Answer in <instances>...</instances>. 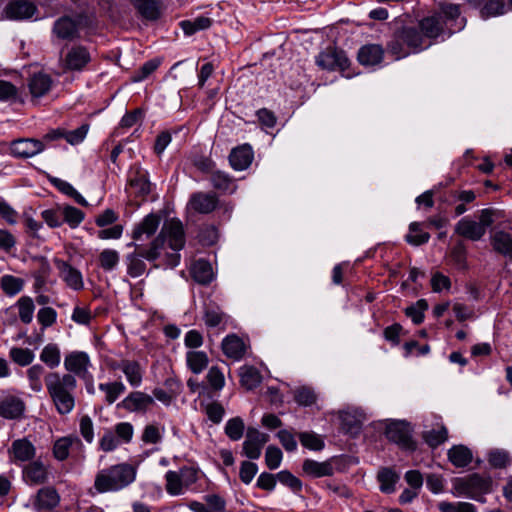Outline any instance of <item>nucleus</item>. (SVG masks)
Returning a JSON list of instances; mask_svg holds the SVG:
<instances>
[{
    "label": "nucleus",
    "instance_id": "obj_1",
    "mask_svg": "<svg viewBox=\"0 0 512 512\" xmlns=\"http://www.w3.org/2000/svg\"><path fill=\"white\" fill-rule=\"evenodd\" d=\"M90 356L84 351H72L64 357V368L67 373L48 372L45 376L47 393L60 415H67L75 407L76 376L85 382H92L93 375Z\"/></svg>",
    "mask_w": 512,
    "mask_h": 512
},
{
    "label": "nucleus",
    "instance_id": "obj_2",
    "mask_svg": "<svg viewBox=\"0 0 512 512\" xmlns=\"http://www.w3.org/2000/svg\"><path fill=\"white\" fill-rule=\"evenodd\" d=\"M166 244L173 252L165 254L163 266L174 268L180 263L179 251L185 245V232L181 221L170 219L164 222L160 233L149 245L147 257L149 259H159Z\"/></svg>",
    "mask_w": 512,
    "mask_h": 512
},
{
    "label": "nucleus",
    "instance_id": "obj_3",
    "mask_svg": "<svg viewBox=\"0 0 512 512\" xmlns=\"http://www.w3.org/2000/svg\"><path fill=\"white\" fill-rule=\"evenodd\" d=\"M137 475L135 466L119 463L100 469L94 479V488L98 493L118 492L132 484Z\"/></svg>",
    "mask_w": 512,
    "mask_h": 512
},
{
    "label": "nucleus",
    "instance_id": "obj_4",
    "mask_svg": "<svg viewBox=\"0 0 512 512\" xmlns=\"http://www.w3.org/2000/svg\"><path fill=\"white\" fill-rule=\"evenodd\" d=\"M452 486L455 495L480 501L483 495L491 492L492 479L490 476L473 473L464 477L455 478Z\"/></svg>",
    "mask_w": 512,
    "mask_h": 512
},
{
    "label": "nucleus",
    "instance_id": "obj_5",
    "mask_svg": "<svg viewBox=\"0 0 512 512\" xmlns=\"http://www.w3.org/2000/svg\"><path fill=\"white\" fill-rule=\"evenodd\" d=\"M26 409L21 392L11 389L0 392V416L8 420L20 419Z\"/></svg>",
    "mask_w": 512,
    "mask_h": 512
},
{
    "label": "nucleus",
    "instance_id": "obj_6",
    "mask_svg": "<svg viewBox=\"0 0 512 512\" xmlns=\"http://www.w3.org/2000/svg\"><path fill=\"white\" fill-rule=\"evenodd\" d=\"M127 247L134 248V251L128 253L125 256V265L127 270V275L132 278H138L142 276L147 269V265L144 261L146 259L149 262H154L157 259H149L147 254L149 252V247L147 249H143L139 243L130 242L127 244Z\"/></svg>",
    "mask_w": 512,
    "mask_h": 512
},
{
    "label": "nucleus",
    "instance_id": "obj_7",
    "mask_svg": "<svg viewBox=\"0 0 512 512\" xmlns=\"http://www.w3.org/2000/svg\"><path fill=\"white\" fill-rule=\"evenodd\" d=\"M92 56L89 49L81 44L67 47L62 58V65L65 70L80 72L91 62Z\"/></svg>",
    "mask_w": 512,
    "mask_h": 512
},
{
    "label": "nucleus",
    "instance_id": "obj_8",
    "mask_svg": "<svg viewBox=\"0 0 512 512\" xmlns=\"http://www.w3.org/2000/svg\"><path fill=\"white\" fill-rule=\"evenodd\" d=\"M316 64L328 71L345 72L350 66V60L343 50L328 47L318 54Z\"/></svg>",
    "mask_w": 512,
    "mask_h": 512
},
{
    "label": "nucleus",
    "instance_id": "obj_9",
    "mask_svg": "<svg viewBox=\"0 0 512 512\" xmlns=\"http://www.w3.org/2000/svg\"><path fill=\"white\" fill-rule=\"evenodd\" d=\"M385 434L390 441L405 450L414 451L416 449V443L412 439L411 428L408 423L403 421L393 422L387 426Z\"/></svg>",
    "mask_w": 512,
    "mask_h": 512
},
{
    "label": "nucleus",
    "instance_id": "obj_10",
    "mask_svg": "<svg viewBox=\"0 0 512 512\" xmlns=\"http://www.w3.org/2000/svg\"><path fill=\"white\" fill-rule=\"evenodd\" d=\"M46 146L43 141L34 138H20L10 143V154L16 158H31L42 153Z\"/></svg>",
    "mask_w": 512,
    "mask_h": 512
},
{
    "label": "nucleus",
    "instance_id": "obj_11",
    "mask_svg": "<svg viewBox=\"0 0 512 512\" xmlns=\"http://www.w3.org/2000/svg\"><path fill=\"white\" fill-rule=\"evenodd\" d=\"M154 404L155 401L151 395L142 391H133L119 402L117 407L131 413H146Z\"/></svg>",
    "mask_w": 512,
    "mask_h": 512
},
{
    "label": "nucleus",
    "instance_id": "obj_12",
    "mask_svg": "<svg viewBox=\"0 0 512 512\" xmlns=\"http://www.w3.org/2000/svg\"><path fill=\"white\" fill-rule=\"evenodd\" d=\"M269 441V435L260 432L258 429L249 427L246 439L243 442V454L249 459H258L264 445Z\"/></svg>",
    "mask_w": 512,
    "mask_h": 512
},
{
    "label": "nucleus",
    "instance_id": "obj_13",
    "mask_svg": "<svg viewBox=\"0 0 512 512\" xmlns=\"http://www.w3.org/2000/svg\"><path fill=\"white\" fill-rule=\"evenodd\" d=\"M54 264L59 271L60 278L72 290L80 291L84 288L82 273L68 262L55 258Z\"/></svg>",
    "mask_w": 512,
    "mask_h": 512
},
{
    "label": "nucleus",
    "instance_id": "obj_14",
    "mask_svg": "<svg viewBox=\"0 0 512 512\" xmlns=\"http://www.w3.org/2000/svg\"><path fill=\"white\" fill-rule=\"evenodd\" d=\"M249 347L247 341L234 333L227 335L221 343L223 354L234 361L243 359Z\"/></svg>",
    "mask_w": 512,
    "mask_h": 512
},
{
    "label": "nucleus",
    "instance_id": "obj_15",
    "mask_svg": "<svg viewBox=\"0 0 512 512\" xmlns=\"http://www.w3.org/2000/svg\"><path fill=\"white\" fill-rule=\"evenodd\" d=\"M128 185L137 197L147 196L151 191L148 172L138 165L133 166L128 174Z\"/></svg>",
    "mask_w": 512,
    "mask_h": 512
},
{
    "label": "nucleus",
    "instance_id": "obj_16",
    "mask_svg": "<svg viewBox=\"0 0 512 512\" xmlns=\"http://www.w3.org/2000/svg\"><path fill=\"white\" fill-rule=\"evenodd\" d=\"M10 461L13 463L27 462L34 458L36 448L27 438L14 440L8 449Z\"/></svg>",
    "mask_w": 512,
    "mask_h": 512
},
{
    "label": "nucleus",
    "instance_id": "obj_17",
    "mask_svg": "<svg viewBox=\"0 0 512 512\" xmlns=\"http://www.w3.org/2000/svg\"><path fill=\"white\" fill-rule=\"evenodd\" d=\"M161 222L158 214L150 213L141 222L135 225L132 231L133 242L143 241L155 234Z\"/></svg>",
    "mask_w": 512,
    "mask_h": 512
},
{
    "label": "nucleus",
    "instance_id": "obj_18",
    "mask_svg": "<svg viewBox=\"0 0 512 512\" xmlns=\"http://www.w3.org/2000/svg\"><path fill=\"white\" fill-rule=\"evenodd\" d=\"M36 12V6L28 0H13L4 9V14L10 20L31 18Z\"/></svg>",
    "mask_w": 512,
    "mask_h": 512
},
{
    "label": "nucleus",
    "instance_id": "obj_19",
    "mask_svg": "<svg viewBox=\"0 0 512 512\" xmlns=\"http://www.w3.org/2000/svg\"><path fill=\"white\" fill-rule=\"evenodd\" d=\"M60 501L59 494L53 487H44L38 490L33 500V507L37 512H49Z\"/></svg>",
    "mask_w": 512,
    "mask_h": 512
},
{
    "label": "nucleus",
    "instance_id": "obj_20",
    "mask_svg": "<svg viewBox=\"0 0 512 512\" xmlns=\"http://www.w3.org/2000/svg\"><path fill=\"white\" fill-rule=\"evenodd\" d=\"M188 204L193 211L208 214L217 207L218 197L214 193L196 192L191 195Z\"/></svg>",
    "mask_w": 512,
    "mask_h": 512
},
{
    "label": "nucleus",
    "instance_id": "obj_21",
    "mask_svg": "<svg viewBox=\"0 0 512 512\" xmlns=\"http://www.w3.org/2000/svg\"><path fill=\"white\" fill-rule=\"evenodd\" d=\"M47 466L41 460H35L23 469V479L29 485H41L48 481Z\"/></svg>",
    "mask_w": 512,
    "mask_h": 512
},
{
    "label": "nucleus",
    "instance_id": "obj_22",
    "mask_svg": "<svg viewBox=\"0 0 512 512\" xmlns=\"http://www.w3.org/2000/svg\"><path fill=\"white\" fill-rule=\"evenodd\" d=\"M443 23L446 25L449 35L455 31H460L465 25V19L460 18V9L458 5L444 4L441 7Z\"/></svg>",
    "mask_w": 512,
    "mask_h": 512
},
{
    "label": "nucleus",
    "instance_id": "obj_23",
    "mask_svg": "<svg viewBox=\"0 0 512 512\" xmlns=\"http://www.w3.org/2000/svg\"><path fill=\"white\" fill-rule=\"evenodd\" d=\"M52 31L61 40L73 41L79 37L78 24L68 16L56 20Z\"/></svg>",
    "mask_w": 512,
    "mask_h": 512
},
{
    "label": "nucleus",
    "instance_id": "obj_24",
    "mask_svg": "<svg viewBox=\"0 0 512 512\" xmlns=\"http://www.w3.org/2000/svg\"><path fill=\"white\" fill-rule=\"evenodd\" d=\"M115 368L121 370L131 387L138 388L143 381L144 370L135 360H121Z\"/></svg>",
    "mask_w": 512,
    "mask_h": 512
},
{
    "label": "nucleus",
    "instance_id": "obj_25",
    "mask_svg": "<svg viewBox=\"0 0 512 512\" xmlns=\"http://www.w3.org/2000/svg\"><path fill=\"white\" fill-rule=\"evenodd\" d=\"M334 459L318 462L313 459H306L302 464L303 472L314 478L332 476L335 472Z\"/></svg>",
    "mask_w": 512,
    "mask_h": 512
},
{
    "label": "nucleus",
    "instance_id": "obj_26",
    "mask_svg": "<svg viewBox=\"0 0 512 512\" xmlns=\"http://www.w3.org/2000/svg\"><path fill=\"white\" fill-rule=\"evenodd\" d=\"M493 250L512 261V234L504 230H495L490 235Z\"/></svg>",
    "mask_w": 512,
    "mask_h": 512
},
{
    "label": "nucleus",
    "instance_id": "obj_27",
    "mask_svg": "<svg viewBox=\"0 0 512 512\" xmlns=\"http://www.w3.org/2000/svg\"><path fill=\"white\" fill-rule=\"evenodd\" d=\"M203 321L207 328L224 331L229 321V316L218 306H206L204 309Z\"/></svg>",
    "mask_w": 512,
    "mask_h": 512
},
{
    "label": "nucleus",
    "instance_id": "obj_28",
    "mask_svg": "<svg viewBox=\"0 0 512 512\" xmlns=\"http://www.w3.org/2000/svg\"><path fill=\"white\" fill-rule=\"evenodd\" d=\"M252 148L245 144L234 148L229 155V162L234 170L242 171L247 169L253 160Z\"/></svg>",
    "mask_w": 512,
    "mask_h": 512
},
{
    "label": "nucleus",
    "instance_id": "obj_29",
    "mask_svg": "<svg viewBox=\"0 0 512 512\" xmlns=\"http://www.w3.org/2000/svg\"><path fill=\"white\" fill-rule=\"evenodd\" d=\"M205 502L191 501L187 506L193 512H227L225 500L216 494L206 495Z\"/></svg>",
    "mask_w": 512,
    "mask_h": 512
},
{
    "label": "nucleus",
    "instance_id": "obj_30",
    "mask_svg": "<svg viewBox=\"0 0 512 512\" xmlns=\"http://www.w3.org/2000/svg\"><path fill=\"white\" fill-rule=\"evenodd\" d=\"M384 49L379 44H367L362 46L357 54L359 63L363 66H374L383 60Z\"/></svg>",
    "mask_w": 512,
    "mask_h": 512
},
{
    "label": "nucleus",
    "instance_id": "obj_31",
    "mask_svg": "<svg viewBox=\"0 0 512 512\" xmlns=\"http://www.w3.org/2000/svg\"><path fill=\"white\" fill-rule=\"evenodd\" d=\"M400 39L405 43L410 53H417L430 46V43H425L422 32L412 27L403 28L400 31Z\"/></svg>",
    "mask_w": 512,
    "mask_h": 512
},
{
    "label": "nucleus",
    "instance_id": "obj_32",
    "mask_svg": "<svg viewBox=\"0 0 512 512\" xmlns=\"http://www.w3.org/2000/svg\"><path fill=\"white\" fill-rule=\"evenodd\" d=\"M455 232L472 241H478L484 236L482 225L467 217L462 218L455 226Z\"/></svg>",
    "mask_w": 512,
    "mask_h": 512
},
{
    "label": "nucleus",
    "instance_id": "obj_33",
    "mask_svg": "<svg viewBox=\"0 0 512 512\" xmlns=\"http://www.w3.org/2000/svg\"><path fill=\"white\" fill-rule=\"evenodd\" d=\"M419 28L424 37L433 39L445 32L444 23L440 14L423 18L419 22Z\"/></svg>",
    "mask_w": 512,
    "mask_h": 512
},
{
    "label": "nucleus",
    "instance_id": "obj_34",
    "mask_svg": "<svg viewBox=\"0 0 512 512\" xmlns=\"http://www.w3.org/2000/svg\"><path fill=\"white\" fill-rule=\"evenodd\" d=\"M28 86L31 95L40 98L51 89L52 79L45 73H36L30 78Z\"/></svg>",
    "mask_w": 512,
    "mask_h": 512
},
{
    "label": "nucleus",
    "instance_id": "obj_35",
    "mask_svg": "<svg viewBox=\"0 0 512 512\" xmlns=\"http://www.w3.org/2000/svg\"><path fill=\"white\" fill-rule=\"evenodd\" d=\"M40 361L49 369L57 368L61 363V349L57 343L46 344L40 354Z\"/></svg>",
    "mask_w": 512,
    "mask_h": 512
},
{
    "label": "nucleus",
    "instance_id": "obj_36",
    "mask_svg": "<svg viewBox=\"0 0 512 512\" xmlns=\"http://www.w3.org/2000/svg\"><path fill=\"white\" fill-rule=\"evenodd\" d=\"M239 377L241 385L247 390L255 389L262 381L260 371L256 367L250 365L240 367Z\"/></svg>",
    "mask_w": 512,
    "mask_h": 512
},
{
    "label": "nucleus",
    "instance_id": "obj_37",
    "mask_svg": "<svg viewBox=\"0 0 512 512\" xmlns=\"http://www.w3.org/2000/svg\"><path fill=\"white\" fill-rule=\"evenodd\" d=\"M449 461L458 468L468 466L472 461V452L464 445H455L448 450Z\"/></svg>",
    "mask_w": 512,
    "mask_h": 512
},
{
    "label": "nucleus",
    "instance_id": "obj_38",
    "mask_svg": "<svg viewBox=\"0 0 512 512\" xmlns=\"http://www.w3.org/2000/svg\"><path fill=\"white\" fill-rule=\"evenodd\" d=\"M191 273L193 279L200 284H208L214 277L211 264L204 259H199L194 262L191 268Z\"/></svg>",
    "mask_w": 512,
    "mask_h": 512
},
{
    "label": "nucleus",
    "instance_id": "obj_39",
    "mask_svg": "<svg viewBox=\"0 0 512 512\" xmlns=\"http://www.w3.org/2000/svg\"><path fill=\"white\" fill-rule=\"evenodd\" d=\"M210 181L212 186L222 193H233L236 190L234 179L227 173L215 170L211 173Z\"/></svg>",
    "mask_w": 512,
    "mask_h": 512
},
{
    "label": "nucleus",
    "instance_id": "obj_40",
    "mask_svg": "<svg viewBox=\"0 0 512 512\" xmlns=\"http://www.w3.org/2000/svg\"><path fill=\"white\" fill-rule=\"evenodd\" d=\"M45 368L41 364H34L26 370V377L29 388L35 392L43 391V380L45 381Z\"/></svg>",
    "mask_w": 512,
    "mask_h": 512
},
{
    "label": "nucleus",
    "instance_id": "obj_41",
    "mask_svg": "<svg viewBox=\"0 0 512 512\" xmlns=\"http://www.w3.org/2000/svg\"><path fill=\"white\" fill-rule=\"evenodd\" d=\"M186 363L194 374H200L207 368L209 358L204 351L192 350L186 353Z\"/></svg>",
    "mask_w": 512,
    "mask_h": 512
},
{
    "label": "nucleus",
    "instance_id": "obj_42",
    "mask_svg": "<svg viewBox=\"0 0 512 512\" xmlns=\"http://www.w3.org/2000/svg\"><path fill=\"white\" fill-rule=\"evenodd\" d=\"M120 263V253L111 248L103 249L98 256L99 267L105 272L115 270Z\"/></svg>",
    "mask_w": 512,
    "mask_h": 512
},
{
    "label": "nucleus",
    "instance_id": "obj_43",
    "mask_svg": "<svg viewBox=\"0 0 512 512\" xmlns=\"http://www.w3.org/2000/svg\"><path fill=\"white\" fill-rule=\"evenodd\" d=\"M18 316L23 324H30L33 320L35 304L30 296H21L15 303Z\"/></svg>",
    "mask_w": 512,
    "mask_h": 512
},
{
    "label": "nucleus",
    "instance_id": "obj_44",
    "mask_svg": "<svg viewBox=\"0 0 512 512\" xmlns=\"http://www.w3.org/2000/svg\"><path fill=\"white\" fill-rule=\"evenodd\" d=\"M98 388L105 394V402L108 405L113 404L126 391V387L121 381L100 383Z\"/></svg>",
    "mask_w": 512,
    "mask_h": 512
},
{
    "label": "nucleus",
    "instance_id": "obj_45",
    "mask_svg": "<svg viewBox=\"0 0 512 512\" xmlns=\"http://www.w3.org/2000/svg\"><path fill=\"white\" fill-rule=\"evenodd\" d=\"M423 439L429 447L436 448L448 439V430L443 424L437 425V427L425 431Z\"/></svg>",
    "mask_w": 512,
    "mask_h": 512
},
{
    "label": "nucleus",
    "instance_id": "obj_46",
    "mask_svg": "<svg viewBox=\"0 0 512 512\" xmlns=\"http://www.w3.org/2000/svg\"><path fill=\"white\" fill-rule=\"evenodd\" d=\"M25 285V281L22 278L15 277L13 275H3L0 278V288L9 297L15 296L20 293Z\"/></svg>",
    "mask_w": 512,
    "mask_h": 512
},
{
    "label": "nucleus",
    "instance_id": "obj_47",
    "mask_svg": "<svg viewBox=\"0 0 512 512\" xmlns=\"http://www.w3.org/2000/svg\"><path fill=\"white\" fill-rule=\"evenodd\" d=\"M61 212L63 223H66L71 229L77 228L85 218L83 211L71 205L61 206Z\"/></svg>",
    "mask_w": 512,
    "mask_h": 512
},
{
    "label": "nucleus",
    "instance_id": "obj_48",
    "mask_svg": "<svg viewBox=\"0 0 512 512\" xmlns=\"http://www.w3.org/2000/svg\"><path fill=\"white\" fill-rule=\"evenodd\" d=\"M137 11L148 20H156L159 15V5L156 0H132Z\"/></svg>",
    "mask_w": 512,
    "mask_h": 512
},
{
    "label": "nucleus",
    "instance_id": "obj_49",
    "mask_svg": "<svg viewBox=\"0 0 512 512\" xmlns=\"http://www.w3.org/2000/svg\"><path fill=\"white\" fill-rule=\"evenodd\" d=\"M165 489L169 495L177 496L185 492V487L179 472L169 470L165 474Z\"/></svg>",
    "mask_w": 512,
    "mask_h": 512
},
{
    "label": "nucleus",
    "instance_id": "obj_50",
    "mask_svg": "<svg viewBox=\"0 0 512 512\" xmlns=\"http://www.w3.org/2000/svg\"><path fill=\"white\" fill-rule=\"evenodd\" d=\"M39 266L36 271L33 273L34 289L39 290L44 287L47 283L48 277L51 273V266L48 260L45 257L37 258Z\"/></svg>",
    "mask_w": 512,
    "mask_h": 512
},
{
    "label": "nucleus",
    "instance_id": "obj_51",
    "mask_svg": "<svg viewBox=\"0 0 512 512\" xmlns=\"http://www.w3.org/2000/svg\"><path fill=\"white\" fill-rule=\"evenodd\" d=\"M75 441L76 437L66 436L57 439L53 445V455L59 461H64L69 457L70 448Z\"/></svg>",
    "mask_w": 512,
    "mask_h": 512
},
{
    "label": "nucleus",
    "instance_id": "obj_52",
    "mask_svg": "<svg viewBox=\"0 0 512 512\" xmlns=\"http://www.w3.org/2000/svg\"><path fill=\"white\" fill-rule=\"evenodd\" d=\"M10 359L21 367L29 366L34 361L35 355L32 350L22 347H12L9 350Z\"/></svg>",
    "mask_w": 512,
    "mask_h": 512
},
{
    "label": "nucleus",
    "instance_id": "obj_53",
    "mask_svg": "<svg viewBox=\"0 0 512 512\" xmlns=\"http://www.w3.org/2000/svg\"><path fill=\"white\" fill-rule=\"evenodd\" d=\"M377 479L380 483V490L383 493H392L395 491V484L399 476L391 469L384 468L379 471Z\"/></svg>",
    "mask_w": 512,
    "mask_h": 512
},
{
    "label": "nucleus",
    "instance_id": "obj_54",
    "mask_svg": "<svg viewBox=\"0 0 512 512\" xmlns=\"http://www.w3.org/2000/svg\"><path fill=\"white\" fill-rule=\"evenodd\" d=\"M487 460L496 469L506 468L511 463L509 452L499 448L491 449L487 454Z\"/></svg>",
    "mask_w": 512,
    "mask_h": 512
},
{
    "label": "nucleus",
    "instance_id": "obj_55",
    "mask_svg": "<svg viewBox=\"0 0 512 512\" xmlns=\"http://www.w3.org/2000/svg\"><path fill=\"white\" fill-rule=\"evenodd\" d=\"M406 241L414 246H419L427 243L430 239V234L421 229V223L412 222L409 225V233L406 235Z\"/></svg>",
    "mask_w": 512,
    "mask_h": 512
},
{
    "label": "nucleus",
    "instance_id": "obj_56",
    "mask_svg": "<svg viewBox=\"0 0 512 512\" xmlns=\"http://www.w3.org/2000/svg\"><path fill=\"white\" fill-rule=\"evenodd\" d=\"M212 20L208 17L200 16L194 20H185L180 23L182 30L186 35H192L200 30L209 28Z\"/></svg>",
    "mask_w": 512,
    "mask_h": 512
},
{
    "label": "nucleus",
    "instance_id": "obj_57",
    "mask_svg": "<svg viewBox=\"0 0 512 512\" xmlns=\"http://www.w3.org/2000/svg\"><path fill=\"white\" fill-rule=\"evenodd\" d=\"M164 431V427H159L156 424H148L142 432L141 440L145 444H158L163 438Z\"/></svg>",
    "mask_w": 512,
    "mask_h": 512
},
{
    "label": "nucleus",
    "instance_id": "obj_58",
    "mask_svg": "<svg viewBox=\"0 0 512 512\" xmlns=\"http://www.w3.org/2000/svg\"><path fill=\"white\" fill-rule=\"evenodd\" d=\"M161 61L158 58L146 61L131 77L132 82H142L148 78L160 65Z\"/></svg>",
    "mask_w": 512,
    "mask_h": 512
},
{
    "label": "nucleus",
    "instance_id": "obj_59",
    "mask_svg": "<svg viewBox=\"0 0 512 512\" xmlns=\"http://www.w3.org/2000/svg\"><path fill=\"white\" fill-rule=\"evenodd\" d=\"M244 422L240 417L229 419L225 425V433L232 441H238L244 433Z\"/></svg>",
    "mask_w": 512,
    "mask_h": 512
},
{
    "label": "nucleus",
    "instance_id": "obj_60",
    "mask_svg": "<svg viewBox=\"0 0 512 512\" xmlns=\"http://www.w3.org/2000/svg\"><path fill=\"white\" fill-rule=\"evenodd\" d=\"M428 309L426 300L420 299L415 304L405 309V314L411 318L414 324L419 325L424 320V311Z\"/></svg>",
    "mask_w": 512,
    "mask_h": 512
},
{
    "label": "nucleus",
    "instance_id": "obj_61",
    "mask_svg": "<svg viewBox=\"0 0 512 512\" xmlns=\"http://www.w3.org/2000/svg\"><path fill=\"white\" fill-rule=\"evenodd\" d=\"M505 9L504 0H488L481 8L480 13L482 18L486 19L504 14Z\"/></svg>",
    "mask_w": 512,
    "mask_h": 512
},
{
    "label": "nucleus",
    "instance_id": "obj_62",
    "mask_svg": "<svg viewBox=\"0 0 512 512\" xmlns=\"http://www.w3.org/2000/svg\"><path fill=\"white\" fill-rule=\"evenodd\" d=\"M121 444H128L132 441L134 427L130 422H119L112 429Z\"/></svg>",
    "mask_w": 512,
    "mask_h": 512
},
{
    "label": "nucleus",
    "instance_id": "obj_63",
    "mask_svg": "<svg viewBox=\"0 0 512 512\" xmlns=\"http://www.w3.org/2000/svg\"><path fill=\"white\" fill-rule=\"evenodd\" d=\"M301 444L310 450L320 451L324 448L323 439L313 432H302L299 434Z\"/></svg>",
    "mask_w": 512,
    "mask_h": 512
},
{
    "label": "nucleus",
    "instance_id": "obj_64",
    "mask_svg": "<svg viewBox=\"0 0 512 512\" xmlns=\"http://www.w3.org/2000/svg\"><path fill=\"white\" fill-rule=\"evenodd\" d=\"M440 512H476L475 506L468 502H447L438 503Z\"/></svg>",
    "mask_w": 512,
    "mask_h": 512
}]
</instances>
